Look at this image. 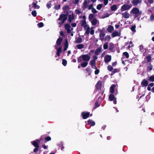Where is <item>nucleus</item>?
<instances>
[{
    "label": "nucleus",
    "mask_w": 154,
    "mask_h": 154,
    "mask_svg": "<svg viewBox=\"0 0 154 154\" xmlns=\"http://www.w3.org/2000/svg\"><path fill=\"white\" fill-rule=\"evenodd\" d=\"M82 59L83 61L88 62L90 59V56L88 54L82 55H81L79 58L78 59V61L79 62H80V59Z\"/></svg>",
    "instance_id": "obj_1"
},
{
    "label": "nucleus",
    "mask_w": 154,
    "mask_h": 154,
    "mask_svg": "<svg viewBox=\"0 0 154 154\" xmlns=\"http://www.w3.org/2000/svg\"><path fill=\"white\" fill-rule=\"evenodd\" d=\"M66 16L64 14H61L60 17L58 19V20H61V23H59V24H60V26H61L64 22L67 19Z\"/></svg>",
    "instance_id": "obj_2"
},
{
    "label": "nucleus",
    "mask_w": 154,
    "mask_h": 154,
    "mask_svg": "<svg viewBox=\"0 0 154 154\" xmlns=\"http://www.w3.org/2000/svg\"><path fill=\"white\" fill-rule=\"evenodd\" d=\"M131 13L133 14H134L136 16H139L141 14V12H140L139 10L137 8H133L131 10Z\"/></svg>",
    "instance_id": "obj_3"
},
{
    "label": "nucleus",
    "mask_w": 154,
    "mask_h": 154,
    "mask_svg": "<svg viewBox=\"0 0 154 154\" xmlns=\"http://www.w3.org/2000/svg\"><path fill=\"white\" fill-rule=\"evenodd\" d=\"M131 5H122L121 7V11H123L126 10H128L131 7Z\"/></svg>",
    "instance_id": "obj_4"
},
{
    "label": "nucleus",
    "mask_w": 154,
    "mask_h": 154,
    "mask_svg": "<svg viewBox=\"0 0 154 154\" xmlns=\"http://www.w3.org/2000/svg\"><path fill=\"white\" fill-rule=\"evenodd\" d=\"M105 32L104 30L100 31V39L102 41H103L104 39V36L105 35Z\"/></svg>",
    "instance_id": "obj_5"
},
{
    "label": "nucleus",
    "mask_w": 154,
    "mask_h": 154,
    "mask_svg": "<svg viewBox=\"0 0 154 154\" xmlns=\"http://www.w3.org/2000/svg\"><path fill=\"white\" fill-rule=\"evenodd\" d=\"M37 2H33L32 4V6L30 5H29V9L30 11H31L32 10V7H33L35 9H38L39 8V6L37 5Z\"/></svg>",
    "instance_id": "obj_6"
},
{
    "label": "nucleus",
    "mask_w": 154,
    "mask_h": 154,
    "mask_svg": "<svg viewBox=\"0 0 154 154\" xmlns=\"http://www.w3.org/2000/svg\"><path fill=\"white\" fill-rule=\"evenodd\" d=\"M104 61L106 63L110 61L111 60V56L108 55H106L104 58Z\"/></svg>",
    "instance_id": "obj_7"
},
{
    "label": "nucleus",
    "mask_w": 154,
    "mask_h": 154,
    "mask_svg": "<svg viewBox=\"0 0 154 154\" xmlns=\"http://www.w3.org/2000/svg\"><path fill=\"white\" fill-rule=\"evenodd\" d=\"M65 28L68 33L71 32V30L72 29V28H71L69 24H65Z\"/></svg>",
    "instance_id": "obj_8"
},
{
    "label": "nucleus",
    "mask_w": 154,
    "mask_h": 154,
    "mask_svg": "<svg viewBox=\"0 0 154 154\" xmlns=\"http://www.w3.org/2000/svg\"><path fill=\"white\" fill-rule=\"evenodd\" d=\"M101 82L100 81H98L96 85V89L99 91L101 89Z\"/></svg>",
    "instance_id": "obj_9"
},
{
    "label": "nucleus",
    "mask_w": 154,
    "mask_h": 154,
    "mask_svg": "<svg viewBox=\"0 0 154 154\" xmlns=\"http://www.w3.org/2000/svg\"><path fill=\"white\" fill-rule=\"evenodd\" d=\"M89 112H83L82 113L83 118L84 119H86L89 116Z\"/></svg>",
    "instance_id": "obj_10"
},
{
    "label": "nucleus",
    "mask_w": 154,
    "mask_h": 154,
    "mask_svg": "<svg viewBox=\"0 0 154 154\" xmlns=\"http://www.w3.org/2000/svg\"><path fill=\"white\" fill-rule=\"evenodd\" d=\"M120 35L121 33L120 32H118L117 31H114L112 33V36L113 38L117 36H119Z\"/></svg>",
    "instance_id": "obj_11"
},
{
    "label": "nucleus",
    "mask_w": 154,
    "mask_h": 154,
    "mask_svg": "<svg viewBox=\"0 0 154 154\" xmlns=\"http://www.w3.org/2000/svg\"><path fill=\"white\" fill-rule=\"evenodd\" d=\"M84 27L86 30L85 33L87 34H89L90 32V29L89 26L87 25V26H85Z\"/></svg>",
    "instance_id": "obj_12"
},
{
    "label": "nucleus",
    "mask_w": 154,
    "mask_h": 154,
    "mask_svg": "<svg viewBox=\"0 0 154 154\" xmlns=\"http://www.w3.org/2000/svg\"><path fill=\"white\" fill-rule=\"evenodd\" d=\"M141 85L143 86H146L148 85L147 81L145 79H144L141 82Z\"/></svg>",
    "instance_id": "obj_13"
},
{
    "label": "nucleus",
    "mask_w": 154,
    "mask_h": 154,
    "mask_svg": "<svg viewBox=\"0 0 154 154\" xmlns=\"http://www.w3.org/2000/svg\"><path fill=\"white\" fill-rule=\"evenodd\" d=\"M122 15L123 17L126 18H128L129 17L130 15L127 12H125L122 14Z\"/></svg>",
    "instance_id": "obj_14"
},
{
    "label": "nucleus",
    "mask_w": 154,
    "mask_h": 154,
    "mask_svg": "<svg viewBox=\"0 0 154 154\" xmlns=\"http://www.w3.org/2000/svg\"><path fill=\"white\" fill-rule=\"evenodd\" d=\"M62 40L63 38H59L57 39L56 42L57 46H59L60 45Z\"/></svg>",
    "instance_id": "obj_15"
},
{
    "label": "nucleus",
    "mask_w": 154,
    "mask_h": 154,
    "mask_svg": "<svg viewBox=\"0 0 154 154\" xmlns=\"http://www.w3.org/2000/svg\"><path fill=\"white\" fill-rule=\"evenodd\" d=\"M68 42L67 40L66 39V40L65 43H64V51H66L67 50V49L68 47Z\"/></svg>",
    "instance_id": "obj_16"
},
{
    "label": "nucleus",
    "mask_w": 154,
    "mask_h": 154,
    "mask_svg": "<svg viewBox=\"0 0 154 154\" xmlns=\"http://www.w3.org/2000/svg\"><path fill=\"white\" fill-rule=\"evenodd\" d=\"M114 30V27L112 26H109L107 29V30L110 32H111Z\"/></svg>",
    "instance_id": "obj_17"
},
{
    "label": "nucleus",
    "mask_w": 154,
    "mask_h": 154,
    "mask_svg": "<svg viewBox=\"0 0 154 154\" xmlns=\"http://www.w3.org/2000/svg\"><path fill=\"white\" fill-rule=\"evenodd\" d=\"M115 87V85H112L110 88V92L111 93H113L114 91V88Z\"/></svg>",
    "instance_id": "obj_18"
},
{
    "label": "nucleus",
    "mask_w": 154,
    "mask_h": 154,
    "mask_svg": "<svg viewBox=\"0 0 154 154\" xmlns=\"http://www.w3.org/2000/svg\"><path fill=\"white\" fill-rule=\"evenodd\" d=\"M84 47V45L82 44H79L76 45L75 46L76 48L81 49Z\"/></svg>",
    "instance_id": "obj_19"
},
{
    "label": "nucleus",
    "mask_w": 154,
    "mask_h": 154,
    "mask_svg": "<svg viewBox=\"0 0 154 154\" xmlns=\"http://www.w3.org/2000/svg\"><path fill=\"white\" fill-rule=\"evenodd\" d=\"M88 124L90 125L91 126H93L95 125V122L92 120H89L88 121Z\"/></svg>",
    "instance_id": "obj_20"
},
{
    "label": "nucleus",
    "mask_w": 154,
    "mask_h": 154,
    "mask_svg": "<svg viewBox=\"0 0 154 154\" xmlns=\"http://www.w3.org/2000/svg\"><path fill=\"white\" fill-rule=\"evenodd\" d=\"M89 1H88V2L86 0H85L84 1V2L83 3V5L84 7V8H86L88 6V4L89 3Z\"/></svg>",
    "instance_id": "obj_21"
},
{
    "label": "nucleus",
    "mask_w": 154,
    "mask_h": 154,
    "mask_svg": "<svg viewBox=\"0 0 154 154\" xmlns=\"http://www.w3.org/2000/svg\"><path fill=\"white\" fill-rule=\"evenodd\" d=\"M97 57H95V60H91L90 61V64L91 65H95L96 61L95 60L97 59Z\"/></svg>",
    "instance_id": "obj_22"
},
{
    "label": "nucleus",
    "mask_w": 154,
    "mask_h": 154,
    "mask_svg": "<svg viewBox=\"0 0 154 154\" xmlns=\"http://www.w3.org/2000/svg\"><path fill=\"white\" fill-rule=\"evenodd\" d=\"M109 99L110 101H112L114 100L115 99H116V98L112 94H111L109 95Z\"/></svg>",
    "instance_id": "obj_23"
},
{
    "label": "nucleus",
    "mask_w": 154,
    "mask_h": 154,
    "mask_svg": "<svg viewBox=\"0 0 154 154\" xmlns=\"http://www.w3.org/2000/svg\"><path fill=\"white\" fill-rule=\"evenodd\" d=\"M98 23V21L96 19H93L91 21L92 24L93 25H96Z\"/></svg>",
    "instance_id": "obj_24"
},
{
    "label": "nucleus",
    "mask_w": 154,
    "mask_h": 154,
    "mask_svg": "<svg viewBox=\"0 0 154 154\" xmlns=\"http://www.w3.org/2000/svg\"><path fill=\"white\" fill-rule=\"evenodd\" d=\"M140 2L141 1L140 0H133V3L134 5H136Z\"/></svg>",
    "instance_id": "obj_25"
},
{
    "label": "nucleus",
    "mask_w": 154,
    "mask_h": 154,
    "mask_svg": "<svg viewBox=\"0 0 154 154\" xmlns=\"http://www.w3.org/2000/svg\"><path fill=\"white\" fill-rule=\"evenodd\" d=\"M74 15L72 13V15H69V22H71L74 19Z\"/></svg>",
    "instance_id": "obj_26"
},
{
    "label": "nucleus",
    "mask_w": 154,
    "mask_h": 154,
    "mask_svg": "<svg viewBox=\"0 0 154 154\" xmlns=\"http://www.w3.org/2000/svg\"><path fill=\"white\" fill-rule=\"evenodd\" d=\"M31 143L35 147H39L37 142L35 141H32L31 142Z\"/></svg>",
    "instance_id": "obj_27"
},
{
    "label": "nucleus",
    "mask_w": 154,
    "mask_h": 154,
    "mask_svg": "<svg viewBox=\"0 0 154 154\" xmlns=\"http://www.w3.org/2000/svg\"><path fill=\"white\" fill-rule=\"evenodd\" d=\"M102 48H99L97 49L95 52V54L96 55H98V54L101 51Z\"/></svg>",
    "instance_id": "obj_28"
},
{
    "label": "nucleus",
    "mask_w": 154,
    "mask_h": 154,
    "mask_svg": "<svg viewBox=\"0 0 154 154\" xmlns=\"http://www.w3.org/2000/svg\"><path fill=\"white\" fill-rule=\"evenodd\" d=\"M62 47H60L57 49V56H59L60 55V53L61 51Z\"/></svg>",
    "instance_id": "obj_29"
},
{
    "label": "nucleus",
    "mask_w": 154,
    "mask_h": 154,
    "mask_svg": "<svg viewBox=\"0 0 154 154\" xmlns=\"http://www.w3.org/2000/svg\"><path fill=\"white\" fill-rule=\"evenodd\" d=\"M111 10L112 11H115L116 10L117 8V6L116 5H113L111 7Z\"/></svg>",
    "instance_id": "obj_30"
},
{
    "label": "nucleus",
    "mask_w": 154,
    "mask_h": 154,
    "mask_svg": "<svg viewBox=\"0 0 154 154\" xmlns=\"http://www.w3.org/2000/svg\"><path fill=\"white\" fill-rule=\"evenodd\" d=\"M82 41V39L81 38H79L76 39L75 41V42L76 43H81Z\"/></svg>",
    "instance_id": "obj_31"
},
{
    "label": "nucleus",
    "mask_w": 154,
    "mask_h": 154,
    "mask_svg": "<svg viewBox=\"0 0 154 154\" xmlns=\"http://www.w3.org/2000/svg\"><path fill=\"white\" fill-rule=\"evenodd\" d=\"M88 64V62L85 61V62H83L81 64V66L82 67H85Z\"/></svg>",
    "instance_id": "obj_32"
},
{
    "label": "nucleus",
    "mask_w": 154,
    "mask_h": 154,
    "mask_svg": "<svg viewBox=\"0 0 154 154\" xmlns=\"http://www.w3.org/2000/svg\"><path fill=\"white\" fill-rule=\"evenodd\" d=\"M111 39V37L109 35H107L105 38L104 39V40L105 41H106L107 40H109L110 39Z\"/></svg>",
    "instance_id": "obj_33"
},
{
    "label": "nucleus",
    "mask_w": 154,
    "mask_h": 154,
    "mask_svg": "<svg viewBox=\"0 0 154 154\" xmlns=\"http://www.w3.org/2000/svg\"><path fill=\"white\" fill-rule=\"evenodd\" d=\"M147 69L149 70H151L152 69V66L151 64L149 65L147 67Z\"/></svg>",
    "instance_id": "obj_34"
},
{
    "label": "nucleus",
    "mask_w": 154,
    "mask_h": 154,
    "mask_svg": "<svg viewBox=\"0 0 154 154\" xmlns=\"http://www.w3.org/2000/svg\"><path fill=\"white\" fill-rule=\"evenodd\" d=\"M149 80L151 82H154V75H152L149 77Z\"/></svg>",
    "instance_id": "obj_35"
},
{
    "label": "nucleus",
    "mask_w": 154,
    "mask_h": 154,
    "mask_svg": "<svg viewBox=\"0 0 154 154\" xmlns=\"http://www.w3.org/2000/svg\"><path fill=\"white\" fill-rule=\"evenodd\" d=\"M46 6H47V8L48 9L50 8L51 7V1L49 2H48V3L47 4V5H46Z\"/></svg>",
    "instance_id": "obj_36"
},
{
    "label": "nucleus",
    "mask_w": 154,
    "mask_h": 154,
    "mask_svg": "<svg viewBox=\"0 0 154 154\" xmlns=\"http://www.w3.org/2000/svg\"><path fill=\"white\" fill-rule=\"evenodd\" d=\"M103 5L102 4H100L98 5L97 7V8L98 10H100L102 7Z\"/></svg>",
    "instance_id": "obj_37"
},
{
    "label": "nucleus",
    "mask_w": 154,
    "mask_h": 154,
    "mask_svg": "<svg viewBox=\"0 0 154 154\" xmlns=\"http://www.w3.org/2000/svg\"><path fill=\"white\" fill-rule=\"evenodd\" d=\"M123 55L125 56L126 58H128L129 57V55L128 54L127 52H125L123 53Z\"/></svg>",
    "instance_id": "obj_38"
},
{
    "label": "nucleus",
    "mask_w": 154,
    "mask_h": 154,
    "mask_svg": "<svg viewBox=\"0 0 154 154\" xmlns=\"http://www.w3.org/2000/svg\"><path fill=\"white\" fill-rule=\"evenodd\" d=\"M81 25L84 27L85 26H87V25L86 24V22L85 20H83L82 21Z\"/></svg>",
    "instance_id": "obj_39"
},
{
    "label": "nucleus",
    "mask_w": 154,
    "mask_h": 154,
    "mask_svg": "<svg viewBox=\"0 0 154 154\" xmlns=\"http://www.w3.org/2000/svg\"><path fill=\"white\" fill-rule=\"evenodd\" d=\"M94 15L93 14H91L89 15V18L90 20L93 19L94 17Z\"/></svg>",
    "instance_id": "obj_40"
},
{
    "label": "nucleus",
    "mask_w": 154,
    "mask_h": 154,
    "mask_svg": "<svg viewBox=\"0 0 154 154\" xmlns=\"http://www.w3.org/2000/svg\"><path fill=\"white\" fill-rule=\"evenodd\" d=\"M135 28H136L135 26V25L131 27V29L133 32H135L136 31V30H135Z\"/></svg>",
    "instance_id": "obj_41"
},
{
    "label": "nucleus",
    "mask_w": 154,
    "mask_h": 154,
    "mask_svg": "<svg viewBox=\"0 0 154 154\" xmlns=\"http://www.w3.org/2000/svg\"><path fill=\"white\" fill-rule=\"evenodd\" d=\"M94 29V27H91V31H90V33L91 35H93L94 33V30H93Z\"/></svg>",
    "instance_id": "obj_42"
},
{
    "label": "nucleus",
    "mask_w": 154,
    "mask_h": 154,
    "mask_svg": "<svg viewBox=\"0 0 154 154\" xmlns=\"http://www.w3.org/2000/svg\"><path fill=\"white\" fill-rule=\"evenodd\" d=\"M108 69L110 71H112L113 69L112 67L110 65H109L107 67Z\"/></svg>",
    "instance_id": "obj_43"
},
{
    "label": "nucleus",
    "mask_w": 154,
    "mask_h": 154,
    "mask_svg": "<svg viewBox=\"0 0 154 154\" xmlns=\"http://www.w3.org/2000/svg\"><path fill=\"white\" fill-rule=\"evenodd\" d=\"M103 48L104 49H107L108 48V43H106L105 44L103 45Z\"/></svg>",
    "instance_id": "obj_44"
},
{
    "label": "nucleus",
    "mask_w": 154,
    "mask_h": 154,
    "mask_svg": "<svg viewBox=\"0 0 154 154\" xmlns=\"http://www.w3.org/2000/svg\"><path fill=\"white\" fill-rule=\"evenodd\" d=\"M151 57L150 56H147L146 57V59L148 62H149L151 60Z\"/></svg>",
    "instance_id": "obj_45"
},
{
    "label": "nucleus",
    "mask_w": 154,
    "mask_h": 154,
    "mask_svg": "<svg viewBox=\"0 0 154 154\" xmlns=\"http://www.w3.org/2000/svg\"><path fill=\"white\" fill-rule=\"evenodd\" d=\"M32 15L34 17H35L37 15L36 11H33L32 12Z\"/></svg>",
    "instance_id": "obj_46"
},
{
    "label": "nucleus",
    "mask_w": 154,
    "mask_h": 154,
    "mask_svg": "<svg viewBox=\"0 0 154 154\" xmlns=\"http://www.w3.org/2000/svg\"><path fill=\"white\" fill-rule=\"evenodd\" d=\"M62 64L64 66H66L67 64V61L65 60H62Z\"/></svg>",
    "instance_id": "obj_47"
},
{
    "label": "nucleus",
    "mask_w": 154,
    "mask_h": 154,
    "mask_svg": "<svg viewBox=\"0 0 154 154\" xmlns=\"http://www.w3.org/2000/svg\"><path fill=\"white\" fill-rule=\"evenodd\" d=\"M109 14L108 13H106L103 14V18H105L106 17H109Z\"/></svg>",
    "instance_id": "obj_48"
},
{
    "label": "nucleus",
    "mask_w": 154,
    "mask_h": 154,
    "mask_svg": "<svg viewBox=\"0 0 154 154\" xmlns=\"http://www.w3.org/2000/svg\"><path fill=\"white\" fill-rule=\"evenodd\" d=\"M60 5H58L55 6L54 8L57 10H58L60 9Z\"/></svg>",
    "instance_id": "obj_49"
},
{
    "label": "nucleus",
    "mask_w": 154,
    "mask_h": 154,
    "mask_svg": "<svg viewBox=\"0 0 154 154\" xmlns=\"http://www.w3.org/2000/svg\"><path fill=\"white\" fill-rule=\"evenodd\" d=\"M75 13L77 14H81V12L79 10L76 9L75 10Z\"/></svg>",
    "instance_id": "obj_50"
},
{
    "label": "nucleus",
    "mask_w": 154,
    "mask_h": 154,
    "mask_svg": "<svg viewBox=\"0 0 154 154\" xmlns=\"http://www.w3.org/2000/svg\"><path fill=\"white\" fill-rule=\"evenodd\" d=\"M68 8V6L66 5L64 6L63 8V10L66 11Z\"/></svg>",
    "instance_id": "obj_51"
},
{
    "label": "nucleus",
    "mask_w": 154,
    "mask_h": 154,
    "mask_svg": "<svg viewBox=\"0 0 154 154\" xmlns=\"http://www.w3.org/2000/svg\"><path fill=\"white\" fill-rule=\"evenodd\" d=\"M38 25L39 27H42L43 26L44 24L42 23L41 22V23H39L38 24Z\"/></svg>",
    "instance_id": "obj_52"
},
{
    "label": "nucleus",
    "mask_w": 154,
    "mask_h": 154,
    "mask_svg": "<svg viewBox=\"0 0 154 154\" xmlns=\"http://www.w3.org/2000/svg\"><path fill=\"white\" fill-rule=\"evenodd\" d=\"M91 11H92V12H93L94 13H96L97 12L96 10L94 8H92Z\"/></svg>",
    "instance_id": "obj_53"
},
{
    "label": "nucleus",
    "mask_w": 154,
    "mask_h": 154,
    "mask_svg": "<svg viewBox=\"0 0 154 154\" xmlns=\"http://www.w3.org/2000/svg\"><path fill=\"white\" fill-rule=\"evenodd\" d=\"M99 72H100L99 70L96 69V70L95 71V72H94L95 74L96 75L97 74L99 73Z\"/></svg>",
    "instance_id": "obj_54"
},
{
    "label": "nucleus",
    "mask_w": 154,
    "mask_h": 154,
    "mask_svg": "<svg viewBox=\"0 0 154 154\" xmlns=\"http://www.w3.org/2000/svg\"><path fill=\"white\" fill-rule=\"evenodd\" d=\"M99 103L97 102L95 103V108L98 107L99 106Z\"/></svg>",
    "instance_id": "obj_55"
},
{
    "label": "nucleus",
    "mask_w": 154,
    "mask_h": 154,
    "mask_svg": "<svg viewBox=\"0 0 154 154\" xmlns=\"http://www.w3.org/2000/svg\"><path fill=\"white\" fill-rule=\"evenodd\" d=\"M45 140L47 141H49L50 140H51V138L50 137H46L45 138Z\"/></svg>",
    "instance_id": "obj_56"
},
{
    "label": "nucleus",
    "mask_w": 154,
    "mask_h": 154,
    "mask_svg": "<svg viewBox=\"0 0 154 154\" xmlns=\"http://www.w3.org/2000/svg\"><path fill=\"white\" fill-rule=\"evenodd\" d=\"M38 148L39 147H36L33 150L34 152H36L37 151H38Z\"/></svg>",
    "instance_id": "obj_57"
},
{
    "label": "nucleus",
    "mask_w": 154,
    "mask_h": 154,
    "mask_svg": "<svg viewBox=\"0 0 154 154\" xmlns=\"http://www.w3.org/2000/svg\"><path fill=\"white\" fill-rule=\"evenodd\" d=\"M93 5L91 4V5H90L88 7V9L89 10H90V9L91 10L92 8H93Z\"/></svg>",
    "instance_id": "obj_58"
},
{
    "label": "nucleus",
    "mask_w": 154,
    "mask_h": 154,
    "mask_svg": "<svg viewBox=\"0 0 154 154\" xmlns=\"http://www.w3.org/2000/svg\"><path fill=\"white\" fill-rule=\"evenodd\" d=\"M151 94V93L149 92L148 94L146 96V97L147 98H148V99H149L150 98V95Z\"/></svg>",
    "instance_id": "obj_59"
},
{
    "label": "nucleus",
    "mask_w": 154,
    "mask_h": 154,
    "mask_svg": "<svg viewBox=\"0 0 154 154\" xmlns=\"http://www.w3.org/2000/svg\"><path fill=\"white\" fill-rule=\"evenodd\" d=\"M154 85V84L153 83H151L149 84V86L150 87H152Z\"/></svg>",
    "instance_id": "obj_60"
},
{
    "label": "nucleus",
    "mask_w": 154,
    "mask_h": 154,
    "mask_svg": "<svg viewBox=\"0 0 154 154\" xmlns=\"http://www.w3.org/2000/svg\"><path fill=\"white\" fill-rule=\"evenodd\" d=\"M71 25L73 27H75L76 26V23H72V24H71Z\"/></svg>",
    "instance_id": "obj_61"
},
{
    "label": "nucleus",
    "mask_w": 154,
    "mask_h": 154,
    "mask_svg": "<svg viewBox=\"0 0 154 154\" xmlns=\"http://www.w3.org/2000/svg\"><path fill=\"white\" fill-rule=\"evenodd\" d=\"M91 66L92 67V68H93V69H96L97 67L95 66V65H91Z\"/></svg>",
    "instance_id": "obj_62"
},
{
    "label": "nucleus",
    "mask_w": 154,
    "mask_h": 154,
    "mask_svg": "<svg viewBox=\"0 0 154 154\" xmlns=\"http://www.w3.org/2000/svg\"><path fill=\"white\" fill-rule=\"evenodd\" d=\"M150 19L151 20H154V15H152L150 17Z\"/></svg>",
    "instance_id": "obj_63"
},
{
    "label": "nucleus",
    "mask_w": 154,
    "mask_h": 154,
    "mask_svg": "<svg viewBox=\"0 0 154 154\" xmlns=\"http://www.w3.org/2000/svg\"><path fill=\"white\" fill-rule=\"evenodd\" d=\"M118 71V70L117 69H115L112 71V72L113 73H115V72H117Z\"/></svg>",
    "instance_id": "obj_64"
}]
</instances>
